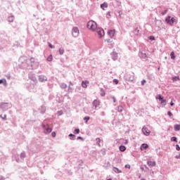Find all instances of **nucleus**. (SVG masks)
<instances>
[{"label": "nucleus", "mask_w": 180, "mask_h": 180, "mask_svg": "<svg viewBox=\"0 0 180 180\" xmlns=\"http://www.w3.org/2000/svg\"><path fill=\"white\" fill-rule=\"evenodd\" d=\"M96 32L98 33L99 39H102L105 36V31L102 28H96Z\"/></svg>", "instance_id": "7ed1b4c3"}, {"label": "nucleus", "mask_w": 180, "mask_h": 180, "mask_svg": "<svg viewBox=\"0 0 180 180\" xmlns=\"http://www.w3.org/2000/svg\"><path fill=\"white\" fill-rule=\"evenodd\" d=\"M4 84V85H5V86H6V79H0V84Z\"/></svg>", "instance_id": "4468645a"}, {"label": "nucleus", "mask_w": 180, "mask_h": 180, "mask_svg": "<svg viewBox=\"0 0 180 180\" xmlns=\"http://www.w3.org/2000/svg\"><path fill=\"white\" fill-rule=\"evenodd\" d=\"M43 127H46V126L43 125Z\"/></svg>", "instance_id": "3c124183"}, {"label": "nucleus", "mask_w": 180, "mask_h": 180, "mask_svg": "<svg viewBox=\"0 0 180 180\" xmlns=\"http://www.w3.org/2000/svg\"><path fill=\"white\" fill-rule=\"evenodd\" d=\"M10 78H11V77L9 76V77H8V79H9Z\"/></svg>", "instance_id": "8fccbe9b"}, {"label": "nucleus", "mask_w": 180, "mask_h": 180, "mask_svg": "<svg viewBox=\"0 0 180 180\" xmlns=\"http://www.w3.org/2000/svg\"><path fill=\"white\" fill-rule=\"evenodd\" d=\"M47 61H53V56L50 55L48 58H47Z\"/></svg>", "instance_id": "4be33fe9"}, {"label": "nucleus", "mask_w": 180, "mask_h": 180, "mask_svg": "<svg viewBox=\"0 0 180 180\" xmlns=\"http://www.w3.org/2000/svg\"><path fill=\"white\" fill-rule=\"evenodd\" d=\"M165 22H167L169 25H174V22H175V18H171V16H168L165 19Z\"/></svg>", "instance_id": "20e7f679"}, {"label": "nucleus", "mask_w": 180, "mask_h": 180, "mask_svg": "<svg viewBox=\"0 0 180 180\" xmlns=\"http://www.w3.org/2000/svg\"><path fill=\"white\" fill-rule=\"evenodd\" d=\"M87 28L89 30H92V32H95L96 29L98 28V25L96 22L94 20H90L87 22Z\"/></svg>", "instance_id": "f257e3e1"}, {"label": "nucleus", "mask_w": 180, "mask_h": 180, "mask_svg": "<svg viewBox=\"0 0 180 180\" xmlns=\"http://www.w3.org/2000/svg\"><path fill=\"white\" fill-rule=\"evenodd\" d=\"M108 8V4L107 3H103V4L101 5V8L105 11Z\"/></svg>", "instance_id": "9b49d317"}, {"label": "nucleus", "mask_w": 180, "mask_h": 180, "mask_svg": "<svg viewBox=\"0 0 180 180\" xmlns=\"http://www.w3.org/2000/svg\"><path fill=\"white\" fill-rule=\"evenodd\" d=\"M122 110H123V108L122 106H119L118 107V111L119 112H122Z\"/></svg>", "instance_id": "a878e982"}, {"label": "nucleus", "mask_w": 180, "mask_h": 180, "mask_svg": "<svg viewBox=\"0 0 180 180\" xmlns=\"http://www.w3.org/2000/svg\"><path fill=\"white\" fill-rule=\"evenodd\" d=\"M77 140H82V137L78 136V137H77Z\"/></svg>", "instance_id": "37998d69"}, {"label": "nucleus", "mask_w": 180, "mask_h": 180, "mask_svg": "<svg viewBox=\"0 0 180 180\" xmlns=\"http://www.w3.org/2000/svg\"><path fill=\"white\" fill-rule=\"evenodd\" d=\"M161 102L160 103H162V105H166L167 104V101L164 100L163 98L160 99Z\"/></svg>", "instance_id": "412c9836"}, {"label": "nucleus", "mask_w": 180, "mask_h": 180, "mask_svg": "<svg viewBox=\"0 0 180 180\" xmlns=\"http://www.w3.org/2000/svg\"><path fill=\"white\" fill-rule=\"evenodd\" d=\"M75 133H76V134H79V129H75Z\"/></svg>", "instance_id": "bb28decb"}, {"label": "nucleus", "mask_w": 180, "mask_h": 180, "mask_svg": "<svg viewBox=\"0 0 180 180\" xmlns=\"http://www.w3.org/2000/svg\"><path fill=\"white\" fill-rule=\"evenodd\" d=\"M148 148V145H147V143H143L141 146V150H146Z\"/></svg>", "instance_id": "9d476101"}, {"label": "nucleus", "mask_w": 180, "mask_h": 180, "mask_svg": "<svg viewBox=\"0 0 180 180\" xmlns=\"http://www.w3.org/2000/svg\"><path fill=\"white\" fill-rule=\"evenodd\" d=\"M170 105H172V106H174V103L172 101L171 103H170Z\"/></svg>", "instance_id": "a18cd8bd"}, {"label": "nucleus", "mask_w": 180, "mask_h": 180, "mask_svg": "<svg viewBox=\"0 0 180 180\" xmlns=\"http://www.w3.org/2000/svg\"><path fill=\"white\" fill-rule=\"evenodd\" d=\"M113 99V102H116V98H115V96L112 97Z\"/></svg>", "instance_id": "c03bdc74"}, {"label": "nucleus", "mask_w": 180, "mask_h": 180, "mask_svg": "<svg viewBox=\"0 0 180 180\" xmlns=\"http://www.w3.org/2000/svg\"><path fill=\"white\" fill-rule=\"evenodd\" d=\"M8 19L9 22H13V17H10Z\"/></svg>", "instance_id": "f704fd0d"}, {"label": "nucleus", "mask_w": 180, "mask_h": 180, "mask_svg": "<svg viewBox=\"0 0 180 180\" xmlns=\"http://www.w3.org/2000/svg\"><path fill=\"white\" fill-rule=\"evenodd\" d=\"M39 81H41V82H43V79H41V77L39 78Z\"/></svg>", "instance_id": "49530a36"}, {"label": "nucleus", "mask_w": 180, "mask_h": 180, "mask_svg": "<svg viewBox=\"0 0 180 180\" xmlns=\"http://www.w3.org/2000/svg\"><path fill=\"white\" fill-rule=\"evenodd\" d=\"M89 119H90L89 117H85L84 118V120L86 121V123H88V120H89Z\"/></svg>", "instance_id": "393cba45"}, {"label": "nucleus", "mask_w": 180, "mask_h": 180, "mask_svg": "<svg viewBox=\"0 0 180 180\" xmlns=\"http://www.w3.org/2000/svg\"><path fill=\"white\" fill-rule=\"evenodd\" d=\"M116 31L115 30H110L108 31V34L110 37H113L115 36Z\"/></svg>", "instance_id": "423d86ee"}, {"label": "nucleus", "mask_w": 180, "mask_h": 180, "mask_svg": "<svg viewBox=\"0 0 180 180\" xmlns=\"http://www.w3.org/2000/svg\"><path fill=\"white\" fill-rule=\"evenodd\" d=\"M87 84H89V82H82V86L83 88H86L88 86H87Z\"/></svg>", "instance_id": "2eb2a0df"}, {"label": "nucleus", "mask_w": 180, "mask_h": 180, "mask_svg": "<svg viewBox=\"0 0 180 180\" xmlns=\"http://www.w3.org/2000/svg\"><path fill=\"white\" fill-rule=\"evenodd\" d=\"M51 136H52V137H56V132H52Z\"/></svg>", "instance_id": "c9c22d12"}, {"label": "nucleus", "mask_w": 180, "mask_h": 180, "mask_svg": "<svg viewBox=\"0 0 180 180\" xmlns=\"http://www.w3.org/2000/svg\"><path fill=\"white\" fill-rule=\"evenodd\" d=\"M172 141H176V137L175 136L172 137Z\"/></svg>", "instance_id": "72a5a7b5"}, {"label": "nucleus", "mask_w": 180, "mask_h": 180, "mask_svg": "<svg viewBox=\"0 0 180 180\" xmlns=\"http://www.w3.org/2000/svg\"><path fill=\"white\" fill-rule=\"evenodd\" d=\"M59 53L60 54V56H63V54H64V49L60 48L59 49Z\"/></svg>", "instance_id": "a211bd4d"}, {"label": "nucleus", "mask_w": 180, "mask_h": 180, "mask_svg": "<svg viewBox=\"0 0 180 180\" xmlns=\"http://www.w3.org/2000/svg\"><path fill=\"white\" fill-rule=\"evenodd\" d=\"M156 99H160V101H161V99H162L161 95H158L156 96Z\"/></svg>", "instance_id": "c756f323"}, {"label": "nucleus", "mask_w": 180, "mask_h": 180, "mask_svg": "<svg viewBox=\"0 0 180 180\" xmlns=\"http://www.w3.org/2000/svg\"><path fill=\"white\" fill-rule=\"evenodd\" d=\"M149 39L150 40H155V38L154 37V36H150Z\"/></svg>", "instance_id": "2f4dec72"}, {"label": "nucleus", "mask_w": 180, "mask_h": 180, "mask_svg": "<svg viewBox=\"0 0 180 180\" xmlns=\"http://www.w3.org/2000/svg\"><path fill=\"white\" fill-rule=\"evenodd\" d=\"M49 46L50 47V49H53V45L51 44H49Z\"/></svg>", "instance_id": "79ce46f5"}, {"label": "nucleus", "mask_w": 180, "mask_h": 180, "mask_svg": "<svg viewBox=\"0 0 180 180\" xmlns=\"http://www.w3.org/2000/svg\"><path fill=\"white\" fill-rule=\"evenodd\" d=\"M102 96H105V94H103L102 95Z\"/></svg>", "instance_id": "de8ad7c7"}, {"label": "nucleus", "mask_w": 180, "mask_h": 180, "mask_svg": "<svg viewBox=\"0 0 180 180\" xmlns=\"http://www.w3.org/2000/svg\"><path fill=\"white\" fill-rule=\"evenodd\" d=\"M175 131H179L180 130V124H175L174 127Z\"/></svg>", "instance_id": "ddd939ff"}, {"label": "nucleus", "mask_w": 180, "mask_h": 180, "mask_svg": "<svg viewBox=\"0 0 180 180\" xmlns=\"http://www.w3.org/2000/svg\"><path fill=\"white\" fill-rule=\"evenodd\" d=\"M72 34L73 37H78V36H79V30H78V27H74L72 28Z\"/></svg>", "instance_id": "f03ea898"}, {"label": "nucleus", "mask_w": 180, "mask_h": 180, "mask_svg": "<svg viewBox=\"0 0 180 180\" xmlns=\"http://www.w3.org/2000/svg\"><path fill=\"white\" fill-rule=\"evenodd\" d=\"M0 117H1V119L3 120H6V115H0Z\"/></svg>", "instance_id": "5701e85b"}, {"label": "nucleus", "mask_w": 180, "mask_h": 180, "mask_svg": "<svg viewBox=\"0 0 180 180\" xmlns=\"http://www.w3.org/2000/svg\"><path fill=\"white\" fill-rule=\"evenodd\" d=\"M167 115L169 116V117H171V116H172V112H171V111H168Z\"/></svg>", "instance_id": "473e14b6"}, {"label": "nucleus", "mask_w": 180, "mask_h": 180, "mask_svg": "<svg viewBox=\"0 0 180 180\" xmlns=\"http://www.w3.org/2000/svg\"><path fill=\"white\" fill-rule=\"evenodd\" d=\"M110 16V12H108V13H107V18H109Z\"/></svg>", "instance_id": "a19ab883"}, {"label": "nucleus", "mask_w": 180, "mask_h": 180, "mask_svg": "<svg viewBox=\"0 0 180 180\" xmlns=\"http://www.w3.org/2000/svg\"><path fill=\"white\" fill-rule=\"evenodd\" d=\"M175 158H176V160H180V153L178 154V155H176Z\"/></svg>", "instance_id": "7c9ffc66"}, {"label": "nucleus", "mask_w": 180, "mask_h": 180, "mask_svg": "<svg viewBox=\"0 0 180 180\" xmlns=\"http://www.w3.org/2000/svg\"><path fill=\"white\" fill-rule=\"evenodd\" d=\"M176 150H180L179 145H176Z\"/></svg>", "instance_id": "ea45409f"}, {"label": "nucleus", "mask_w": 180, "mask_h": 180, "mask_svg": "<svg viewBox=\"0 0 180 180\" xmlns=\"http://www.w3.org/2000/svg\"><path fill=\"white\" fill-rule=\"evenodd\" d=\"M120 150L121 151H126V146H120Z\"/></svg>", "instance_id": "aec40b11"}, {"label": "nucleus", "mask_w": 180, "mask_h": 180, "mask_svg": "<svg viewBox=\"0 0 180 180\" xmlns=\"http://www.w3.org/2000/svg\"><path fill=\"white\" fill-rule=\"evenodd\" d=\"M50 133H51V128H50L49 127H46L45 130H44V134H49Z\"/></svg>", "instance_id": "6e6552de"}, {"label": "nucleus", "mask_w": 180, "mask_h": 180, "mask_svg": "<svg viewBox=\"0 0 180 180\" xmlns=\"http://www.w3.org/2000/svg\"><path fill=\"white\" fill-rule=\"evenodd\" d=\"M6 106H8V103H2L0 105V108H1V109H6Z\"/></svg>", "instance_id": "f8f14e48"}, {"label": "nucleus", "mask_w": 180, "mask_h": 180, "mask_svg": "<svg viewBox=\"0 0 180 180\" xmlns=\"http://www.w3.org/2000/svg\"><path fill=\"white\" fill-rule=\"evenodd\" d=\"M147 164L148 167H155V165H157V163L155 162V161H151V160L148 161Z\"/></svg>", "instance_id": "0eeeda50"}, {"label": "nucleus", "mask_w": 180, "mask_h": 180, "mask_svg": "<svg viewBox=\"0 0 180 180\" xmlns=\"http://www.w3.org/2000/svg\"><path fill=\"white\" fill-rule=\"evenodd\" d=\"M96 141L97 144L99 146V147H101V139L96 138Z\"/></svg>", "instance_id": "6ab92c4d"}, {"label": "nucleus", "mask_w": 180, "mask_h": 180, "mask_svg": "<svg viewBox=\"0 0 180 180\" xmlns=\"http://www.w3.org/2000/svg\"><path fill=\"white\" fill-rule=\"evenodd\" d=\"M113 172H116L117 174H120L122 171H120L118 168L117 167H113Z\"/></svg>", "instance_id": "dca6fc26"}, {"label": "nucleus", "mask_w": 180, "mask_h": 180, "mask_svg": "<svg viewBox=\"0 0 180 180\" xmlns=\"http://www.w3.org/2000/svg\"><path fill=\"white\" fill-rule=\"evenodd\" d=\"M69 136H70V137H73V138L71 139V140H74V139H75V135H74V134H70L69 135Z\"/></svg>", "instance_id": "cd10ccee"}, {"label": "nucleus", "mask_w": 180, "mask_h": 180, "mask_svg": "<svg viewBox=\"0 0 180 180\" xmlns=\"http://www.w3.org/2000/svg\"><path fill=\"white\" fill-rule=\"evenodd\" d=\"M107 180H112V179H107Z\"/></svg>", "instance_id": "09e8293b"}, {"label": "nucleus", "mask_w": 180, "mask_h": 180, "mask_svg": "<svg viewBox=\"0 0 180 180\" xmlns=\"http://www.w3.org/2000/svg\"><path fill=\"white\" fill-rule=\"evenodd\" d=\"M145 83H146V80H142L141 81V85H144Z\"/></svg>", "instance_id": "58836bf2"}, {"label": "nucleus", "mask_w": 180, "mask_h": 180, "mask_svg": "<svg viewBox=\"0 0 180 180\" xmlns=\"http://www.w3.org/2000/svg\"><path fill=\"white\" fill-rule=\"evenodd\" d=\"M99 101L98 100H94L93 102V105L95 107V109H96V108H98V106H99Z\"/></svg>", "instance_id": "1a4fd4ad"}, {"label": "nucleus", "mask_w": 180, "mask_h": 180, "mask_svg": "<svg viewBox=\"0 0 180 180\" xmlns=\"http://www.w3.org/2000/svg\"><path fill=\"white\" fill-rule=\"evenodd\" d=\"M170 56H171L172 60H175L176 56H175V53H174V51L171 52Z\"/></svg>", "instance_id": "f3484780"}, {"label": "nucleus", "mask_w": 180, "mask_h": 180, "mask_svg": "<svg viewBox=\"0 0 180 180\" xmlns=\"http://www.w3.org/2000/svg\"><path fill=\"white\" fill-rule=\"evenodd\" d=\"M173 81H180L179 77H174L172 78Z\"/></svg>", "instance_id": "b1692460"}, {"label": "nucleus", "mask_w": 180, "mask_h": 180, "mask_svg": "<svg viewBox=\"0 0 180 180\" xmlns=\"http://www.w3.org/2000/svg\"><path fill=\"white\" fill-rule=\"evenodd\" d=\"M142 131L145 136H150V133H151L147 127H143L142 128Z\"/></svg>", "instance_id": "39448f33"}, {"label": "nucleus", "mask_w": 180, "mask_h": 180, "mask_svg": "<svg viewBox=\"0 0 180 180\" xmlns=\"http://www.w3.org/2000/svg\"><path fill=\"white\" fill-rule=\"evenodd\" d=\"M168 12V10H165V12L162 13V15H165Z\"/></svg>", "instance_id": "4c0bfd02"}, {"label": "nucleus", "mask_w": 180, "mask_h": 180, "mask_svg": "<svg viewBox=\"0 0 180 180\" xmlns=\"http://www.w3.org/2000/svg\"><path fill=\"white\" fill-rule=\"evenodd\" d=\"M125 168H128V169H130V165H126Z\"/></svg>", "instance_id": "e433bc0d"}, {"label": "nucleus", "mask_w": 180, "mask_h": 180, "mask_svg": "<svg viewBox=\"0 0 180 180\" xmlns=\"http://www.w3.org/2000/svg\"><path fill=\"white\" fill-rule=\"evenodd\" d=\"M113 82L115 83V85H117V84H119V80L115 79L113 80Z\"/></svg>", "instance_id": "c85d7f7f"}]
</instances>
